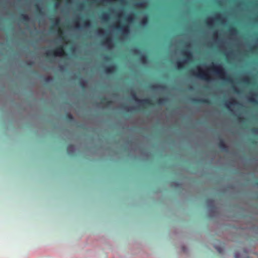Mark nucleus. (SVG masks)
I'll list each match as a JSON object with an SVG mask.
<instances>
[{
  "label": "nucleus",
  "instance_id": "obj_50",
  "mask_svg": "<svg viewBox=\"0 0 258 258\" xmlns=\"http://www.w3.org/2000/svg\"><path fill=\"white\" fill-rule=\"evenodd\" d=\"M217 32H214L213 35H214V36H216V35H217Z\"/></svg>",
  "mask_w": 258,
  "mask_h": 258
},
{
  "label": "nucleus",
  "instance_id": "obj_22",
  "mask_svg": "<svg viewBox=\"0 0 258 258\" xmlns=\"http://www.w3.org/2000/svg\"><path fill=\"white\" fill-rule=\"evenodd\" d=\"M83 25L84 27H89L91 26V22L89 19H86L83 21Z\"/></svg>",
  "mask_w": 258,
  "mask_h": 258
},
{
  "label": "nucleus",
  "instance_id": "obj_40",
  "mask_svg": "<svg viewBox=\"0 0 258 258\" xmlns=\"http://www.w3.org/2000/svg\"><path fill=\"white\" fill-rule=\"evenodd\" d=\"M75 27L79 28L80 27L79 23L77 21H75Z\"/></svg>",
  "mask_w": 258,
  "mask_h": 258
},
{
  "label": "nucleus",
  "instance_id": "obj_29",
  "mask_svg": "<svg viewBox=\"0 0 258 258\" xmlns=\"http://www.w3.org/2000/svg\"><path fill=\"white\" fill-rule=\"evenodd\" d=\"M248 100L251 102V103H254V104H256L257 103V100L254 98H253V97H250L248 98Z\"/></svg>",
  "mask_w": 258,
  "mask_h": 258
},
{
  "label": "nucleus",
  "instance_id": "obj_52",
  "mask_svg": "<svg viewBox=\"0 0 258 258\" xmlns=\"http://www.w3.org/2000/svg\"><path fill=\"white\" fill-rule=\"evenodd\" d=\"M255 184L258 186V181L255 182Z\"/></svg>",
  "mask_w": 258,
  "mask_h": 258
},
{
  "label": "nucleus",
  "instance_id": "obj_28",
  "mask_svg": "<svg viewBox=\"0 0 258 258\" xmlns=\"http://www.w3.org/2000/svg\"><path fill=\"white\" fill-rule=\"evenodd\" d=\"M79 85L82 88H84L86 85V82L83 80H81L79 82Z\"/></svg>",
  "mask_w": 258,
  "mask_h": 258
},
{
  "label": "nucleus",
  "instance_id": "obj_13",
  "mask_svg": "<svg viewBox=\"0 0 258 258\" xmlns=\"http://www.w3.org/2000/svg\"><path fill=\"white\" fill-rule=\"evenodd\" d=\"M75 147L73 145L70 144L67 146V152L70 155L73 154L75 152Z\"/></svg>",
  "mask_w": 258,
  "mask_h": 258
},
{
  "label": "nucleus",
  "instance_id": "obj_33",
  "mask_svg": "<svg viewBox=\"0 0 258 258\" xmlns=\"http://www.w3.org/2000/svg\"><path fill=\"white\" fill-rule=\"evenodd\" d=\"M237 119L240 122H243L245 120V118L243 117H241L239 115L237 116Z\"/></svg>",
  "mask_w": 258,
  "mask_h": 258
},
{
  "label": "nucleus",
  "instance_id": "obj_30",
  "mask_svg": "<svg viewBox=\"0 0 258 258\" xmlns=\"http://www.w3.org/2000/svg\"><path fill=\"white\" fill-rule=\"evenodd\" d=\"M136 6L140 8H143L145 6V2L138 3L136 4Z\"/></svg>",
  "mask_w": 258,
  "mask_h": 258
},
{
  "label": "nucleus",
  "instance_id": "obj_41",
  "mask_svg": "<svg viewBox=\"0 0 258 258\" xmlns=\"http://www.w3.org/2000/svg\"><path fill=\"white\" fill-rule=\"evenodd\" d=\"M104 59L106 61H109L111 59L110 57L107 55L105 56Z\"/></svg>",
  "mask_w": 258,
  "mask_h": 258
},
{
  "label": "nucleus",
  "instance_id": "obj_8",
  "mask_svg": "<svg viewBox=\"0 0 258 258\" xmlns=\"http://www.w3.org/2000/svg\"><path fill=\"white\" fill-rule=\"evenodd\" d=\"M239 104V102L235 99L231 98L229 101L226 102L225 104V106L228 109H230V107Z\"/></svg>",
  "mask_w": 258,
  "mask_h": 258
},
{
  "label": "nucleus",
  "instance_id": "obj_46",
  "mask_svg": "<svg viewBox=\"0 0 258 258\" xmlns=\"http://www.w3.org/2000/svg\"><path fill=\"white\" fill-rule=\"evenodd\" d=\"M79 7L81 9H83V8L84 7V4H80L79 6Z\"/></svg>",
  "mask_w": 258,
  "mask_h": 258
},
{
  "label": "nucleus",
  "instance_id": "obj_10",
  "mask_svg": "<svg viewBox=\"0 0 258 258\" xmlns=\"http://www.w3.org/2000/svg\"><path fill=\"white\" fill-rule=\"evenodd\" d=\"M116 66L115 64H111L105 68V72L107 74L112 73L116 70Z\"/></svg>",
  "mask_w": 258,
  "mask_h": 258
},
{
  "label": "nucleus",
  "instance_id": "obj_39",
  "mask_svg": "<svg viewBox=\"0 0 258 258\" xmlns=\"http://www.w3.org/2000/svg\"><path fill=\"white\" fill-rule=\"evenodd\" d=\"M123 108H124V109L125 110L128 111H131V110H132V109H134V108H132L131 109H130L127 107V106H124L123 107Z\"/></svg>",
  "mask_w": 258,
  "mask_h": 258
},
{
  "label": "nucleus",
  "instance_id": "obj_18",
  "mask_svg": "<svg viewBox=\"0 0 258 258\" xmlns=\"http://www.w3.org/2000/svg\"><path fill=\"white\" fill-rule=\"evenodd\" d=\"M167 101V99L166 98H160L158 99L157 101V103L158 104H164Z\"/></svg>",
  "mask_w": 258,
  "mask_h": 258
},
{
  "label": "nucleus",
  "instance_id": "obj_35",
  "mask_svg": "<svg viewBox=\"0 0 258 258\" xmlns=\"http://www.w3.org/2000/svg\"><path fill=\"white\" fill-rule=\"evenodd\" d=\"M104 32V30L102 29H98L97 30V33L99 34H102Z\"/></svg>",
  "mask_w": 258,
  "mask_h": 258
},
{
  "label": "nucleus",
  "instance_id": "obj_17",
  "mask_svg": "<svg viewBox=\"0 0 258 258\" xmlns=\"http://www.w3.org/2000/svg\"><path fill=\"white\" fill-rule=\"evenodd\" d=\"M148 23V18L147 16L143 18L141 21V24L143 26H146Z\"/></svg>",
  "mask_w": 258,
  "mask_h": 258
},
{
  "label": "nucleus",
  "instance_id": "obj_43",
  "mask_svg": "<svg viewBox=\"0 0 258 258\" xmlns=\"http://www.w3.org/2000/svg\"><path fill=\"white\" fill-rule=\"evenodd\" d=\"M251 131H252L253 133H258V130H257V128H253L251 130Z\"/></svg>",
  "mask_w": 258,
  "mask_h": 258
},
{
  "label": "nucleus",
  "instance_id": "obj_1",
  "mask_svg": "<svg viewBox=\"0 0 258 258\" xmlns=\"http://www.w3.org/2000/svg\"><path fill=\"white\" fill-rule=\"evenodd\" d=\"M186 49L182 50V54L185 57V59L181 61L177 62V67L178 69L182 70L184 68V64L190 62L192 60L193 54L192 52L187 49V48L190 47V44L189 42L185 43Z\"/></svg>",
  "mask_w": 258,
  "mask_h": 258
},
{
  "label": "nucleus",
  "instance_id": "obj_24",
  "mask_svg": "<svg viewBox=\"0 0 258 258\" xmlns=\"http://www.w3.org/2000/svg\"><path fill=\"white\" fill-rule=\"evenodd\" d=\"M218 243H220V246L222 245V243L221 242H219V241H217ZM215 248L217 250V251L219 253H222L223 251L222 247L221 246H216V245L214 246Z\"/></svg>",
  "mask_w": 258,
  "mask_h": 258
},
{
  "label": "nucleus",
  "instance_id": "obj_25",
  "mask_svg": "<svg viewBox=\"0 0 258 258\" xmlns=\"http://www.w3.org/2000/svg\"><path fill=\"white\" fill-rule=\"evenodd\" d=\"M242 81L245 84H248L250 83V78L248 77H244L242 79Z\"/></svg>",
  "mask_w": 258,
  "mask_h": 258
},
{
  "label": "nucleus",
  "instance_id": "obj_7",
  "mask_svg": "<svg viewBox=\"0 0 258 258\" xmlns=\"http://www.w3.org/2000/svg\"><path fill=\"white\" fill-rule=\"evenodd\" d=\"M192 102L195 103H206L208 104H211V101L209 99H192Z\"/></svg>",
  "mask_w": 258,
  "mask_h": 258
},
{
  "label": "nucleus",
  "instance_id": "obj_37",
  "mask_svg": "<svg viewBox=\"0 0 258 258\" xmlns=\"http://www.w3.org/2000/svg\"><path fill=\"white\" fill-rule=\"evenodd\" d=\"M134 20L133 17L132 16H130L127 17V20L129 22H132Z\"/></svg>",
  "mask_w": 258,
  "mask_h": 258
},
{
  "label": "nucleus",
  "instance_id": "obj_16",
  "mask_svg": "<svg viewBox=\"0 0 258 258\" xmlns=\"http://www.w3.org/2000/svg\"><path fill=\"white\" fill-rule=\"evenodd\" d=\"M165 88V86L164 85H151L150 86V88L153 90H156V89H163Z\"/></svg>",
  "mask_w": 258,
  "mask_h": 258
},
{
  "label": "nucleus",
  "instance_id": "obj_45",
  "mask_svg": "<svg viewBox=\"0 0 258 258\" xmlns=\"http://www.w3.org/2000/svg\"><path fill=\"white\" fill-rule=\"evenodd\" d=\"M208 203H210L212 205L214 204V201L212 200H208Z\"/></svg>",
  "mask_w": 258,
  "mask_h": 258
},
{
  "label": "nucleus",
  "instance_id": "obj_9",
  "mask_svg": "<svg viewBox=\"0 0 258 258\" xmlns=\"http://www.w3.org/2000/svg\"><path fill=\"white\" fill-rule=\"evenodd\" d=\"M219 148L222 150L227 152L228 151V147L225 144L224 141L221 139L218 144Z\"/></svg>",
  "mask_w": 258,
  "mask_h": 258
},
{
  "label": "nucleus",
  "instance_id": "obj_15",
  "mask_svg": "<svg viewBox=\"0 0 258 258\" xmlns=\"http://www.w3.org/2000/svg\"><path fill=\"white\" fill-rule=\"evenodd\" d=\"M100 18L104 21H107L109 19V14L104 12L101 15Z\"/></svg>",
  "mask_w": 258,
  "mask_h": 258
},
{
  "label": "nucleus",
  "instance_id": "obj_20",
  "mask_svg": "<svg viewBox=\"0 0 258 258\" xmlns=\"http://www.w3.org/2000/svg\"><path fill=\"white\" fill-rule=\"evenodd\" d=\"M228 31L231 35L236 34L238 32L237 29L234 27H230Z\"/></svg>",
  "mask_w": 258,
  "mask_h": 258
},
{
  "label": "nucleus",
  "instance_id": "obj_53",
  "mask_svg": "<svg viewBox=\"0 0 258 258\" xmlns=\"http://www.w3.org/2000/svg\"><path fill=\"white\" fill-rule=\"evenodd\" d=\"M67 2H69L70 0H66Z\"/></svg>",
  "mask_w": 258,
  "mask_h": 258
},
{
  "label": "nucleus",
  "instance_id": "obj_51",
  "mask_svg": "<svg viewBox=\"0 0 258 258\" xmlns=\"http://www.w3.org/2000/svg\"><path fill=\"white\" fill-rule=\"evenodd\" d=\"M217 4H218V5H220V4H221V1H218L217 2Z\"/></svg>",
  "mask_w": 258,
  "mask_h": 258
},
{
  "label": "nucleus",
  "instance_id": "obj_4",
  "mask_svg": "<svg viewBox=\"0 0 258 258\" xmlns=\"http://www.w3.org/2000/svg\"><path fill=\"white\" fill-rule=\"evenodd\" d=\"M132 98L137 102L139 103L143 108H145L147 106L153 105V103L150 99H139L137 96L136 93L134 91H131Z\"/></svg>",
  "mask_w": 258,
  "mask_h": 258
},
{
  "label": "nucleus",
  "instance_id": "obj_27",
  "mask_svg": "<svg viewBox=\"0 0 258 258\" xmlns=\"http://www.w3.org/2000/svg\"><path fill=\"white\" fill-rule=\"evenodd\" d=\"M35 8H36V11H37L38 12H39V13L40 14H43V12H42V10H41V8H40V7H39L37 4L35 5Z\"/></svg>",
  "mask_w": 258,
  "mask_h": 258
},
{
  "label": "nucleus",
  "instance_id": "obj_34",
  "mask_svg": "<svg viewBox=\"0 0 258 258\" xmlns=\"http://www.w3.org/2000/svg\"><path fill=\"white\" fill-rule=\"evenodd\" d=\"M59 23H60V20L59 19H55V25L56 26H58L59 25Z\"/></svg>",
  "mask_w": 258,
  "mask_h": 258
},
{
  "label": "nucleus",
  "instance_id": "obj_3",
  "mask_svg": "<svg viewBox=\"0 0 258 258\" xmlns=\"http://www.w3.org/2000/svg\"><path fill=\"white\" fill-rule=\"evenodd\" d=\"M45 55L47 57H50L51 56H61L63 55H66L67 53L64 50L63 46L59 45L53 50L46 51Z\"/></svg>",
  "mask_w": 258,
  "mask_h": 258
},
{
  "label": "nucleus",
  "instance_id": "obj_32",
  "mask_svg": "<svg viewBox=\"0 0 258 258\" xmlns=\"http://www.w3.org/2000/svg\"><path fill=\"white\" fill-rule=\"evenodd\" d=\"M52 80V78L50 77H46L45 78V81L46 82H49Z\"/></svg>",
  "mask_w": 258,
  "mask_h": 258
},
{
  "label": "nucleus",
  "instance_id": "obj_48",
  "mask_svg": "<svg viewBox=\"0 0 258 258\" xmlns=\"http://www.w3.org/2000/svg\"><path fill=\"white\" fill-rule=\"evenodd\" d=\"M28 65L31 66L33 64V62H29L27 63Z\"/></svg>",
  "mask_w": 258,
  "mask_h": 258
},
{
  "label": "nucleus",
  "instance_id": "obj_14",
  "mask_svg": "<svg viewBox=\"0 0 258 258\" xmlns=\"http://www.w3.org/2000/svg\"><path fill=\"white\" fill-rule=\"evenodd\" d=\"M21 19L24 22H28L30 20V18L28 15L22 14L20 16Z\"/></svg>",
  "mask_w": 258,
  "mask_h": 258
},
{
  "label": "nucleus",
  "instance_id": "obj_19",
  "mask_svg": "<svg viewBox=\"0 0 258 258\" xmlns=\"http://www.w3.org/2000/svg\"><path fill=\"white\" fill-rule=\"evenodd\" d=\"M214 19L212 18H209L206 20V23L207 26L211 27L213 24Z\"/></svg>",
  "mask_w": 258,
  "mask_h": 258
},
{
  "label": "nucleus",
  "instance_id": "obj_23",
  "mask_svg": "<svg viewBox=\"0 0 258 258\" xmlns=\"http://www.w3.org/2000/svg\"><path fill=\"white\" fill-rule=\"evenodd\" d=\"M66 119H67L69 121H73L74 119V117L72 115V114L70 113H68L66 114Z\"/></svg>",
  "mask_w": 258,
  "mask_h": 258
},
{
  "label": "nucleus",
  "instance_id": "obj_11",
  "mask_svg": "<svg viewBox=\"0 0 258 258\" xmlns=\"http://www.w3.org/2000/svg\"><path fill=\"white\" fill-rule=\"evenodd\" d=\"M103 43L106 44L108 46H112V40L110 37H106L103 40Z\"/></svg>",
  "mask_w": 258,
  "mask_h": 258
},
{
  "label": "nucleus",
  "instance_id": "obj_6",
  "mask_svg": "<svg viewBox=\"0 0 258 258\" xmlns=\"http://www.w3.org/2000/svg\"><path fill=\"white\" fill-rule=\"evenodd\" d=\"M116 29L121 31L123 34H128L130 32V27L128 25L123 24L116 27Z\"/></svg>",
  "mask_w": 258,
  "mask_h": 258
},
{
  "label": "nucleus",
  "instance_id": "obj_2",
  "mask_svg": "<svg viewBox=\"0 0 258 258\" xmlns=\"http://www.w3.org/2000/svg\"><path fill=\"white\" fill-rule=\"evenodd\" d=\"M210 69L222 80L229 83H233L232 79L229 76H226L224 69L221 65H215L213 63L212 66H211Z\"/></svg>",
  "mask_w": 258,
  "mask_h": 258
},
{
  "label": "nucleus",
  "instance_id": "obj_44",
  "mask_svg": "<svg viewBox=\"0 0 258 258\" xmlns=\"http://www.w3.org/2000/svg\"><path fill=\"white\" fill-rule=\"evenodd\" d=\"M110 0H101V2L103 4L107 3Z\"/></svg>",
  "mask_w": 258,
  "mask_h": 258
},
{
  "label": "nucleus",
  "instance_id": "obj_5",
  "mask_svg": "<svg viewBox=\"0 0 258 258\" xmlns=\"http://www.w3.org/2000/svg\"><path fill=\"white\" fill-rule=\"evenodd\" d=\"M198 72H195L192 70L189 71V72L193 75L197 77L198 78L205 80L206 81H210V77L209 73L207 72L203 71L200 67H197Z\"/></svg>",
  "mask_w": 258,
  "mask_h": 258
},
{
  "label": "nucleus",
  "instance_id": "obj_31",
  "mask_svg": "<svg viewBox=\"0 0 258 258\" xmlns=\"http://www.w3.org/2000/svg\"><path fill=\"white\" fill-rule=\"evenodd\" d=\"M214 19L217 21H220L221 20L220 15L219 14H217Z\"/></svg>",
  "mask_w": 258,
  "mask_h": 258
},
{
  "label": "nucleus",
  "instance_id": "obj_42",
  "mask_svg": "<svg viewBox=\"0 0 258 258\" xmlns=\"http://www.w3.org/2000/svg\"><path fill=\"white\" fill-rule=\"evenodd\" d=\"M58 33H59L60 37L63 38L62 35L63 34V33L61 31H59Z\"/></svg>",
  "mask_w": 258,
  "mask_h": 258
},
{
  "label": "nucleus",
  "instance_id": "obj_38",
  "mask_svg": "<svg viewBox=\"0 0 258 258\" xmlns=\"http://www.w3.org/2000/svg\"><path fill=\"white\" fill-rule=\"evenodd\" d=\"M234 258H242L239 253H235L234 254Z\"/></svg>",
  "mask_w": 258,
  "mask_h": 258
},
{
  "label": "nucleus",
  "instance_id": "obj_26",
  "mask_svg": "<svg viewBox=\"0 0 258 258\" xmlns=\"http://www.w3.org/2000/svg\"><path fill=\"white\" fill-rule=\"evenodd\" d=\"M133 52L136 55H139V54H141V51L140 50V49H138V48H134V49H133Z\"/></svg>",
  "mask_w": 258,
  "mask_h": 258
},
{
  "label": "nucleus",
  "instance_id": "obj_49",
  "mask_svg": "<svg viewBox=\"0 0 258 258\" xmlns=\"http://www.w3.org/2000/svg\"><path fill=\"white\" fill-rule=\"evenodd\" d=\"M255 48H256V46H253L251 48V50H253V49H254Z\"/></svg>",
  "mask_w": 258,
  "mask_h": 258
},
{
  "label": "nucleus",
  "instance_id": "obj_36",
  "mask_svg": "<svg viewBox=\"0 0 258 258\" xmlns=\"http://www.w3.org/2000/svg\"><path fill=\"white\" fill-rule=\"evenodd\" d=\"M232 88L235 93H239V90L235 86H233Z\"/></svg>",
  "mask_w": 258,
  "mask_h": 258
},
{
  "label": "nucleus",
  "instance_id": "obj_12",
  "mask_svg": "<svg viewBox=\"0 0 258 258\" xmlns=\"http://www.w3.org/2000/svg\"><path fill=\"white\" fill-rule=\"evenodd\" d=\"M101 103L105 104L106 106H109L112 104V102L104 97L102 98Z\"/></svg>",
  "mask_w": 258,
  "mask_h": 258
},
{
  "label": "nucleus",
  "instance_id": "obj_21",
  "mask_svg": "<svg viewBox=\"0 0 258 258\" xmlns=\"http://www.w3.org/2000/svg\"><path fill=\"white\" fill-rule=\"evenodd\" d=\"M139 59L142 62L145 63L147 61L148 57L146 55L142 54L140 57Z\"/></svg>",
  "mask_w": 258,
  "mask_h": 258
},
{
  "label": "nucleus",
  "instance_id": "obj_47",
  "mask_svg": "<svg viewBox=\"0 0 258 258\" xmlns=\"http://www.w3.org/2000/svg\"><path fill=\"white\" fill-rule=\"evenodd\" d=\"M59 3L58 2H56V3H55L54 6L55 7H57V6L59 5Z\"/></svg>",
  "mask_w": 258,
  "mask_h": 258
}]
</instances>
